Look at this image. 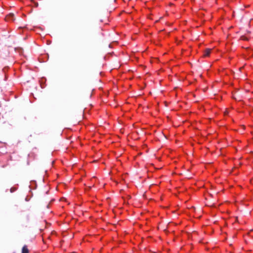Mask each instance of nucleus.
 I'll return each instance as SVG.
<instances>
[{
  "label": "nucleus",
  "instance_id": "obj_1",
  "mask_svg": "<svg viewBox=\"0 0 253 253\" xmlns=\"http://www.w3.org/2000/svg\"><path fill=\"white\" fill-rule=\"evenodd\" d=\"M211 49H210V48L206 49L204 52L203 56L205 57L209 56V55L211 54Z\"/></svg>",
  "mask_w": 253,
  "mask_h": 253
},
{
  "label": "nucleus",
  "instance_id": "obj_2",
  "mask_svg": "<svg viewBox=\"0 0 253 253\" xmlns=\"http://www.w3.org/2000/svg\"><path fill=\"white\" fill-rule=\"evenodd\" d=\"M22 253H29V251L26 245H25L22 248Z\"/></svg>",
  "mask_w": 253,
  "mask_h": 253
},
{
  "label": "nucleus",
  "instance_id": "obj_3",
  "mask_svg": "<svg viewBox=\"0 0 253 253\" xmlns=\"http://www.w3.org/2000/svg\"><path fill=\"white\" fill-rule=\"evenodd\" d=\"M16 190V188H15V187H12L11 189H10V192L11 193L12 192H14V191H15Z\"/></svg>",
  "mask_w": 253,
  "mask_h": 253
},
{
  "label": "nucleus",
  "instance_id": "obj_4",
  "mask_svg": "<svg viewBox=\"0 0 253 253\" xmlns=\"http://www.w3.org/2000/svg\"><path fill=\"white\" fill-rule=\"evenodd\" d=\"M13 15L12 14H10L9 15H8L7 17H6V18L7 19H8L9 17H13Z\"/></svg>",
  "mask_w": 253,
  "mask_h": 253
},
{
  "label": "nucleus",
  "instance_id": "obj_5",
  "mask_svg": "<svg viewBox=\"0 0 253 253\" xmlns=\"http://www.w3.org/2000/svg\"><path fill=\"white\" fill-rule=\"evenodd\" d=\"M224 114L226 115L227 114V112L226 113V112H224Z\"/></svg>",
  "mask_w": 253,
  "mask_h": 253
}]
</instances>
